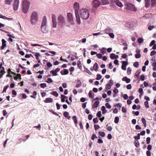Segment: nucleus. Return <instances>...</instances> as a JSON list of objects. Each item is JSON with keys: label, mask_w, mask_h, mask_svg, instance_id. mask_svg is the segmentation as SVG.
<instances>
[{"label": "nucleus", "mask_w": 156, "mask_h": 156, "mask_svg": "<svg viewBox=\"0 0 156 156\" xmlns=\"http://www.w3.org/2000/svg\"><path fill=\"white\" fill-rule=\"evenodd\" d=\"M80 14L81 18L84 20L87 19L89 16L88 10L85 9H82L80 11Z\"/></svg>", "instance_id": "f257e3e1"}, {"label": "nucleus", "mask_w": 156, "mask_h": 156, "mask_svg": "<svg viewBox=\"0 0 156 156\" xmlns=\"http://www.w3.org/2000/svg\"><path fill=\"white\" fill-rule=\"evenodd\" d=\"M30 2L27 0H24L23 2V10L24 13H26L29 9Z\"/></svg>", "instance_id": "f03ea898"}, {"label": "nucleus", "mask_w": 156, "mask_h": 156, "mask_svg": "<svg viewBox=\"0 0 156 156\" xmlns=\"http://www.w3.org/2000/svg\"><path fill=\"white\" fill-rule=\"evenodd\" d=\"M38 20V15L36 12H34L32 14L31 16L30 21L31 23L34 24L36 23Z\"/></svg>", "instance_id": "7ed1b4c3"}, {"label": "nucleus", "mask_w": 156, "mask_h": 156, "mask_svg": "<svg viewBox=\"0 0 156 156\" xmlns=\"http://www.w3.org/2000/svg\"><path fill=\"white\" fill-rule=\"evenodd\" d=\"M58 23L60 24L61 27H63L66 23L65 18L62 15H59L58 17Z\"/></svg>", "instance_id": "20e7f679"}, {"label": "nucleus", "mask_w": 156, "mask_h": 156, "mask_svg": "<svg viewBox=\"0 0 156 156\" xmlns=\"http://www.w3.org/2000/svg\"><path fill=\"white\" fill-rule=\"evenodd\" d=\"M126 8L128 10L136 11V9L133 5L131 3H127L126 4Z\"/></svg>", "instance_id": "39448f33"}, {"label": "nucleus", "mask_w": 156, "mask_h": 156, "mask_svg": "<svg viewBox=\"0 0 156 156\" xmlns=\"http://www.w3.org/2000/svg\"><path fill=\"white\" fill-rule=\"evenodd\" d=\"M67 18L68 21L72 24H74V20L72 14L71 13H68L67 14Z\"/></svg>", "instance_id": "423d86ee"}, {"label": "nucleus", "mask_w": 156, "mask_h": 156, "mask_svg": "<svg viewBox=\"0 0 156 156\" xmlns=\"http://www.w3.org/2000/svg\"><path fill=\"white\" fill-rule=\"evenodd\" d=\"M101 4V2L98 0H94L93 1L92 3L93 7L95 8L99 7Z\"/></svg>", "instance_id": "0eeeda50"}, {"label": "nucleus", "mask_w": 156, "mask_h": 156, "mask_svg": "<svg viewBox=\"0 0 156 156\" xmlns=\"http://www.w3.org/2000/svg\"><path fill=\"white\" fill-rule=\"evenodd\" d=\"M19 0H14V3L13 5V9L15 10H16L19 5Z\"/></svg>", "instance_id": "6e6552de"}, {"label": "nucleus", "mask_w": 156, "mask_h": 156, "mask_svg": "<svg viewBox=\"0 0 156 156\" xmlns=\"http://www.w3.org/2000/svg\"><path fill=\"white\" fill-rule=\"evenodd\" d=\"M110 58L112 59H116L114 61V63L115 65H117V55H116L113 53L111 54L110 55Z\"/></svg>", "instance_id": "1a4fd4ad"}, {"label": "nucleus", "mask_w": 156, "mask_h": 156, "mask_svg": "<svg viewBox=\"0 0 156 156\" xmlns=\"http://www.w3.org/2000/svg\"><path fill=\"white\" fill-rule=\"evenodd\" d=\"M75 14L76 15V22L78 24H80L81 22L80 21V16L79 14V12H75Z\"/></svg>", "instance_id": "9d476101"}, {"label": "nucleus", "mask_w": 156, "mask_h": 156, "mask_svg": "<svg viewBox=\"0 0 156 156\" xmlns=\"http://www.w3.org/2000/svg\"><path fill=\"white\" fill-rule=\"evenodd\" d=\"M74 8L75 9V12H78V10L79 9V4L77 2H76L74 4Z\"/></svg>", "instance_id": "9b49d317"}, {"label": "nucleus", "mask_w": 156, "mask_h": 156, "mask_svg": "<svg viewBox=\"0 0 156 156\" xmlns=\"http://www.w3.org/2000/svg\"><path fill=\"white\" fill-rule=\"evenodd\" d=\"M122 69L124 70H126V66L128 64L127 62L126 61H122Z\"/></svg>", "instance_id": "f8f14e48"}, {"label": "nucleus", "mask_w": 156, "mask_h": 156, "mask_svg": "<svg viewBox=\"0 0 156 156\" xmlns=\"http://www.w3.org/2000/svg\"><path fill=\"white\" fill-rule=\"evenodd\" d=\"M47 22L46 17L45 16L43 17L41 23V26H45Z\"/></svg>", "instance_id": "ddd939ff"}, {"label": "nucleus", "mask_w": 156, "mask_h": 156, "mask_svg": "<svg viewBox=\"0 0 156 156\" xmlns=\"http://www.w3.org/2000/svg\"><path fill=\"white\" fill-rule=\"evenodd\" d=\"M2 46L1 47V50L3 49L6 45V41L4 39L2 40Z\"/></svg>", "instance_id": "4468645a"}, {"label": "nucleus", "mask_w": 156, "mask_h": 156, "mask_svg": "<svg viewBox=\"0 0 156 156\" xmlns=\"http://www.w3.org/2000/svg\"><path fill=\"white\" fill-rule=\"evenodd\" d=\"M44 101L45 103H51L53 101V99L51 98H46Z\"/></svg>", "instance_id": "2eb2a0df"}, {"label": "nucleus", "mask_w": 156, "mask_h": 156, "mask_svg": "<svg viewBox=\"0 0 156 156\" xmlns=\"http://www.w3.org/2000/svg\"><path fill=\"white\" fill-rule=\"evenodd\" d=\"M100 2L101 4L103 5H108L109 4L108 0H101Z\"/></svg>", "instance_id": "dca6fc26"}, {"label": "nucleus", "mask_w": 156, "mask_h": 156, "mask_svg": "<svg viewBox=\"0 0 156 156\" xmlns=\"http://www.w3.org/2000/svg\"><path fill=\"white\" fill-rule=\"evenodd\" d=\"M99 68V66L98 63L97 62H95L93 66V69L95 71H98Z\"/></svg>", "instance_id": "f3484780"}, {"label": "nucleus", "mask_w": 156, "mask_h": 156, "mask_svg": "<svg viewBox=\"0 0 156 156\" xmlns=\"http://www.w3.org/2000/svg\"><path fill=\"white\" fill-rule=\"evenodd\" d=\"M99 104V102L98 101H95L94 103L93 104L92 106V108H97Z\"/></svg>", "instance_id": "a211bd4d"}, {"label": "nucleus", "mask_w": 156, "mask_h": 156, "mask_svg": "<svg viewBox=\"0 0 156 156\" xmlns=\"http://www.w3.org/2000/svg\"><path fill=\"white\" fill-rule=\"evenodd\" d=\"M69 113L68 112H65L63 113V115L64 117L67 118L68 119H70V116L69 115Z\"/></svg>", "instance_id": "6ab92c4d"}, {"label": "nucleus", "mask_w": 156, "mask_h": 156, "mask_svg": "<svg viewBox=\"0 0 156 156\" xmlns=\"http://www.w3.org/2000/svg\"><path fill=\"white\" fill-rule=\"evenodd\" d=\"M41 30L44 33H46L48 31L46 29V27L41 26Z\"/></svg>", "instance_id": "aec40b11"}, {"label": "nucleus", "mask_w": 156, "mask_h": 156, "mask_svg": "<svg viewBox=\"0 0 156 156\" xmlns=\"http://www.w3.org/2000/svg\"><path fill=\"white\" fill-rule=\"evenodd\" d=\"M112 30L111 28L108 27L104 31L105 33L109 34L112 32Z\"/></svg>", "instance_id": "412c9836"}, {"label": "nucleus", "mask_w": 156, "mask_h": 156, "mask_svg": "<svg viewBox=\"0 0 156 156\" xmlns=\"http://www.w3.org/2000/svg\"><path fill=\"white\" fill-rule=\"evenodd\" d=\"M16 76H15L14 77V79L15 80H17V79L19 78L20 80L21 79V75L20 74H16Z\"/></svg>", "instance_id": "4be33fe9"}, {"label": "nucleus", "mask_w": 156, "mask_h": 156, "mask_svg": "<svg viewBox=\"0 0 156 156\" xmlns=\"http://www.w3.org/2000/svg\"><path fill=\"white\" fill-rule=\"evenodd\" d=\"M72 119L74 121V123L76 124L78 122L76 117L75 115L73 116L72 117Z\"/></svg>", "instance_id": "5701e85b"}, {"label": "nucleus", "mask_w": 156, "mask_h": 156, "mask_svg": "<svg viewBox=\"0 0 156 156\" xmlns=\"http://www.w3.org/2000/svg\"><path fill=\"white\" fill-rule=\"evenodd\" d=\"M123 80H124L127 83H129L130 82V79L129 78H127L126 77H124Z\"/></svg>", "instance_id": "b1692460"}, {"label": "nucleus", "mask_w": 156, "mask_h": 156, "mask_svg": "<svg viewBox=\"0 0 156 156\" xmlns=\"http://www.w3.org/2000/svg\"><path fill=\"white\" fill-rule=\"evenodd\" d=\"M141 121L142 123L144 125V127H146V122L145 119L144 118H142L141 119Z\"/></svg>", "instance_id": "393cba45"}, {"label": "nucleus", "mask_w": 156, "mask_h": 156, "mask_svg": "<svg viewBox=\"0 0 156 156\" xmlns=\"http://www.w3.org/2000/svg\"><path fill=\"white\" fill-rule=\"evenodd\" d=\"M13 0H5V3L6 5H10Z\"/></svg>", "instance_id": "a878e982"}, {"label": "nucleus", "mask_w": 156, "mask_h": 156, "mask_svg": "<svg viewBox=\"0 0 156 156\" xmlns=\"http://www.w3.org/2000/svg\"><path fill=\"white\" fill-rule=\"evenodd\" d=\"M101 110L102 111V114H104L107 112V110H106L104 106H102L101 107Z\"/></svg>", "instance_id": "bb28decb"}, {"label": "nucleus", "mask_w": 156, "mask_h": 156, "mask_svg": "<svg viewBox=\"0 0 156 156\" xmlns=\"http://www.w3.org/2000/svg\"><path fill=\"white\" fill-rule=\"evenodd\" d=\"M140 70H137L136 71V74H135V76L137 78H138L139 75L140 74Z\"/></svg>", "instance_id": "cd10ccee"}, {"label": "nucleus", "mask_w": 156, "mask_h": 156, "mask_svg": "<svg viewBox=\"0 0 156 156\" xmlns=\"http://www.w3.org/2000/svg\"><path fill=\"white\" fill-rule=\"evenodd\" d=\"M98 134L99 136H101L102 137H104L105 136V133L104 132H99Z\"/></svg>", "instance_id": "c85d7f7f"}, {"label": "nucleus", "mask_w": 156, "mask_h": 156, "mask_svg": "<svg viewBox=\"0 0 156 156\" xmlns=\"http://www.w3.org/2000/svg\"><path fill=\"white\" fill-rule=\"evenodd\" d=\"M145 7L147 8L150 5V1H145Z\"/></svg>", "instance_id": "c756f323"}, {"label": "nucleus", "mask_w": 156, "mask_h": 156, "mask_svg": "<svg viewBox=\"0 0 156 156\" xmlns=\"http://www.w3.org/2000/svg\"><path fill=\"white\" fill-rule=\"evenodd\" d=\"M51 94L53 95L54 96H55L56 97H57L58 95V94L57 93L56 91H54L52 92L51 93Z\"/></svg>", "instance_id": "7c9ffc66"}, {"label": "nucleus", "mask_w": 156, "mask_h": 156, "mask_svg": "<svg viewBox=\"0 0 156 156\" xmlns=\"http://www.w3.org/2000/svg\"><path fill=\"white\" fill-rule=\"evenodd\" d=\"M135 145L137 147H138L140 146V144L138 140H136L135 142Z\"/></svg>", "instance_id": "2f4dec72"}, {"label": "nucleus", "mask_w": 156, "mask_h": 156, "mask_svg": "<svg viewBox=\"0 0 156 156\" xmlns=\"http://www.w3.org/2000/svg\"><path fill=\"white\" fill-rule=\"evenodd\" d=\"M50 73H51V74H52V75L53 76H56L57 75V73L55 71V70H52L51 71H50Z\"/></svg>", "instance_id": "473e14b6"}, {"label": "nucleus", "mask_w": 156, "mask_h": 156, "mask_svg": "<svg viewBox=\"0 0 156 156\" xmlns=\"http://www.w3.org/2000/svg\"><path fill=\"white\" fill-rule=\"evenodd\" d=\"M66 97L64 95H61V101L62 102H64L65 101V97Z\"/></svg>", "instance_id": "72a5a7b5"}, {"label": "nucleus", "mask_w": 156, "mask_h": 156, "mask_svg": "<svg viewBox=\"0 0 156 156\" xmlns=\"http://www.w3.org/2000/svg\"><path fill=\"white\" fill-rule=\"evenodd\" d=\"M8 73L9 74H10L11 73L14 74L15 75H16V73H14L11 71L10 69L9 68L8 70Z\"/></svg>", "instance_id": "f704fd0d"}, {"label": "nucleus", "mask_w": 156, "mask_h": 156, "mask_svg": "<svg viewBox=\"0 0 156 156\" xmlns=\"http://www.w3.org/2000/svg\"><path fill=\"white\" fill-rule=\"evenodd\" d=\"M40 87L42 88H44L46 87L47 85L45 83H42L40 84Z\"/></svg>", "instance_id": "c9c22d12"}, {"label": "nucleus", "mask_w": 156, "mask_h": 156, "mask_svg": "<svg viewBox=\"0 0 156 156\" xmlns=\"http://www.w3.org/2000/svg\"><path fill=\"white\" fill-rule=\"evenodd\" d=\"M52 21H56V16L55 14H52L51 16Z\"/></svg>", "instance_id": "e433bc0d"}, {"label": "nucleus", "mask_w": 156, "mask_h": 156, "mask_svg": "<svg viewBox=\"0 0 156 156\" xmlns=\"http://www.w3.org/2000/svg\"><path fill=\"white\" fill-rule=\"evenodd\" d=\"M145 107L147 108H149V106L148 105V102L147 101H146L144 102V104Z\"/></svg>", "instance_id": "4c0bfd02"}, {"label": "nucleus", "mask_w": 156, "mask_h": 156, "mask_svg": "<svg viewBox=\"0 0 156 156\" xmlns=\"http://www.w3.org/2000/svg\"><path fill=\"white\" fill-rule=\"evenodd\" d=\"M35 55L36 57V59L37 60H39V57H40L41 56L40 53H37L35 54Z\"/></svg>", "instance_id": "58836bf2"}, {"label": "nucleus", "mask_w": 156, "mask_h": 156, "mask_svg": "<svg viewBox=\"0 0 156 156\" xmlns=\"http://www.w3.org/2000/svg\"><path fill=\"white\" fill-rule=\"evenodd\" d=\"M151 5H156V0H151Z\"/></svg>", "instance_id": "ea45409f"}, {"label": "nucleus", "mask_w": 156, "mask_h": 156, "mask_svg": "<svg viewBox=\"0 0 156 156\" xmlns=\"http://www.w3.org/2000/svg\"><path fill=\"white\" fill-rule=\"evenodd\" d=\"M140 134L138 133L137 136H136L134 137V138L135 140H139L140 139Z\"/></svg>", "instance_id": "a19ab883"}, {"label": "nucleus", "mask_w": 156, "mask_h": 156, "mask_svg": "<svg viewBox=\"0 0 156 156\" xmlns=\"http://www.w3.org/2000/svg\"><path fill=\"white\" fill-rule=\"evenodd\" d=\"M101 78V76L100 74H97V78H96V80H100Z\"/></svg>", "instance_id": "79ce46f5"}, {"label": "nucleus", "mask_w": 156, "mask_h": 156, "mask_svg": "<svg viewBox=\"0 0 156 156\" xmlns=\"http://www.w3.org/2000/svg\"><path fill=\"white\" fill-rule=\"evenodd\" d=\"M89 97L90 98H94V96L92 95V91H90L88 93Z\"/></svg>", "instance_id": "37998d69"}, {"label": "nucleus", "mask_w": 156, "mask_h": 156, "mask_svg": "<svg viewBox=\"0 0 156 156\" xmlns=\"http://www.w3.org/2000/svg\"><path fill=\"white\" fill-rule=\"evenodd\" d=\"M105 88L106 89L108 90L111 88V86L110 85V84H107L106 85Z\"/></svg>", "instance_id": "c03bdc74"}, {"label": "nucleus", "mask_w": 156, "mask_h": 156, "mask_svg": "<svg viewBox=\"0 0 156 156\" xmlns=\"http://www.w3.org/2000/svg\"><path fill=\"white\" fill-rule=\"evenodd\" d=\"M9 87V85H7L6 86L4 87L3 90L2 92L3 93L4 92H6L7 89Z\"/></svg>", "instance_id": "a18cd8bd"}, {"label": "nucleus", "mask_w": 156, "mask_h": 156, "mask_svg": "<svg viewBox=\"0 0 156 156\" xmlns=\"http://www.w3.org/2000/svg\"><path fill=\"white\" fill-rule=\"evenodd\" d=\"M133 66L137 68L139 66V63L138 62H136L134 63Z\"/></svg>", "instance_id": "49530a36"}, {"label": "nucleus", "mask_w": 156, "mask_h": 156, "mask_svg": "<svg viewBox=\"0 0 156 156\" xmlns=\"http://www.w3.org/2000/svg\"><path fill=\"white\" fill-rule=\"evenodd\" d=\"M99 139L98 140V143L101 144L103 142V140H102L101 138V137L99 136Z\"/></svg>", "instance_id": "de8ad7c7"}, {"label": "nucleus", "mask_w": 156, "mask_h": 156, "mask_svg": "<svg viewBox=\"0 0 156 156\" xmlns=\"http://www.w3.org/2000/svg\"><path fill=\"white\" fill-rule=\"evenodd\" d=\"M118 6L120 7H122L123 6L122 4L118 0Z\"/></svg>", "instance_id": "09e8293b"}, {"label": "nucleus", "mask_w": 156, "mask_h": 156, "mask_svg": "<svg viewBox=\"0 0 156 156\" xmlns=\"http://www.w3.org/2000/svg\"><path fill=\"white\" fill-rule=\"evenodd\" d=\"M77 66L79 68H80L82 67L81 64V62L80 61H78L77 62Z\"/></svg>", "instance_id": "8fccbe9b"}, {"label": "nucleus", "mask_w": 156, "mask_h": 156, "mask_svg": "<svg viewBox=\"0 0 156 156\" xmlns=\"http://www.w3.org/2000/svg\"><path fill=\"white\" fill-rule=\"evenodd\" d=\"M53 22V27H54L56 28L57 27V22L56 21H52Z\"/></svg>", "instance_id": "3c124183"}, {"label": "nucleus", "mask_w": 156, "mask_h": 156, "mask_svg": "<svg viewBox=\"0 0 156 156\" xmlns=\"http://www.w3.org/2000/svg\"><path fill=\"white\" fill-rule=\"evenodd\" d=\"M69 73V71L67 69H64V75H67Z\"/></svg>", "instance_id": "603ef678"}, {"label": "nucleus", "mask_w": 156, "mask_h": 156, "mask_svg": "<svg viewBox=\"0 0 156 156\" xmlns=\"http://www.w3.org/2000/svg\"><path fill=\"white\" fill-rule=\"evenodd\" d=\"M101 115V111H98L97 114V116L99 118H100Z\"/></svg>", "instance_id": "864d4df0"}, {"label": "nucleus", "mask_w": 156, "mask_h": 156, "mask_svg": "<svg viewBox=\"0 0 156 156\" xmlns=\"http://www.w3.org/2000/svg\"><path fill=\"white\" fill-rule=\"evenodd\" d=\"M93 121L94 123H96L98 122V120L97 118H94L93 119Z\"/></svg>", "instance_id": "5fc2aeb1"}, {"label": "nucleus", "mask_w": 156, "mask_h": 156, "mask_svg": "<svg viewBox=\"0 0 156 156\" xmlns=\"http://www.w3.org/2000/svg\"><path fill=\"white\" fill-rule=\"evenodd\" d=\"M155 43V40H152L150 43L149 45L150 46H151L152 45H154V44H154Z\"/></svg>", "instance_id": "6e6d98bb"}, {"label": "nucleus", "mask_w": 156, "mask_h": 156, "mask_svg": "<svg viewBox=\"0 0 156 156\" xmlns=\"http://www.w3.org/2000/svg\"><path fill=\"white\" fill-rule=\"evenodd\" d=\"M151 138L150 137H147L146 139L147 143V144H149L150 142Z\"/></svg>", "instance_id": "4d7b16f0"}, {"label": "nucleus", "mask_w": 156, "mask_h": 156, "mask_svg": "<svg viewBox=\"0 0 156 156\" xmlns=\"http://www.w3.org/2000/svg\"><path fill=\"white\" fill-rule=\"evenodd\" d=\"M125 26L127 28H129L130 27V23L129 22H126L125 24Z\"/></svg>", "instance_id": "13d9d810"}, {"label": "nucleus", "mask_w": 156, "mask_h": 156, "mask_svg": "<svg viewBox=\"0 0 156 156\" xmlns=\"http://www.w3.org/2000/svg\"><path fill=\"white\" fill-rule=\"evenodd\" d=\"M154 28V26H149L148 27V29L149 30H151Z\"/></svg>", "instance_id": "bf43d9fd"}, {"label": "nucleus", "mask_w": 156, "mask_h": 156, "mask_svg": "<svg viewBox=\"0 0 156 156\" xmlns=\"http://www.w3.org/2000/svg\"><path fill=\"white\" fill-rule=\"evenodd\" d=\"M105 106L108 108H111V106L108 103H106L105 104Z\"/></svg>", "instance_id": "052dcab7"}, {"label": "nucleus", "mask_w": 156, "mask_h": 156, "mask_svg": "<svg viewBox=\"0 0 156 156\" xmlns=\"http://www.w3.org/2000/svg\"><path fill=\"white\" fill-rule=\"evenodd\" d=\"M141 55L140 53H137L135 55V57L136 58H140Z\"/></svg>", "instance_id": "680f3d73"}, {"label": "nucleus", "mask_w": 156, "mask_h": 156, "mask_svg": "<svg viewBox=\"0 0 156 156\" xmlns=\"http://www.w3.org/2000/svg\"><path fill=\"white\" fill-rule=\"evenodd\" d=\"M132 69H131L130 67H128L127 68V73L129 74L131 73V71Z\"/></svg>", "instance_id": "e2e57ef3"}, {"label": "nucleus", "mask_w": 156, "mask_h": 156, "mask_svg": "<svg viewBox=\"0 0 156 156\" xmlns=\"http://www.w3.org/2000/svg\"><path fill=\"white\" fill-rule=\"evenodd\" d=\"M107 129L109 131H111L112 130V127L111 126H108V125L106 126Z\"/></svg>", "instance_id": "0e129e2a"}, {"label": "nucleus", "mask_w": 156, "mask_h": 156, "mask_svg": "<svg viewBox=\"0 0 156 156\" xmlns=\"http://www.w3.org/2000/svg\"><path fill=\"white\" fill-rule=\"evenodd\" d=\"M95 138H98V137L96 136L95 134H93L92 136L91 139L92 140H94L95 139Z\"/></svg>", "instance_id": "69168bd1"}, {"label": "nucleus", "mask_w": 156, "mask_h": 156, "mask_svg": "<svg viewBox=\"0 0 156 156\" xmlns=\"http://www.w3.org/2000/svg\"><path fill=\"white\" fill-rule=\"evenodd\" d=\"M53 81L52 80L51 78H48V79L47 81H46V82L48 83H51Z\"/></svg>", "instance_id": "338daca9"}, {"label": "nucleus", "mask_w": 156, "mask_h": 156, "mask_svg": "<svg viewBox=\"0 0 156 156\" xmlns=\"http://www.w3.org/2000/svg\"><path fill=\"white\" fill-rule=\"evenodd\" d=\"M138 41L139 42V43H141L143 42L144 41L142 38H139L138 39Z\"/></svg>", "instance_id": "774afa93"}]
</instances>
